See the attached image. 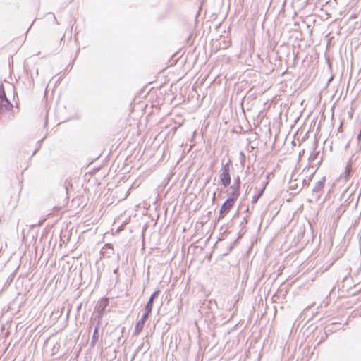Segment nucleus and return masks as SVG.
I'll use <instances>...</instances> for the list:
<instances>
[{
	"instance_id": "obj_5",
	"label": "nucleus",
	"mask_w": 361,
	"mask_h": 361,
	"mask_svg": "<svg viewBox=\"0 0 361 361\" xmlns=\"http://www.w3.org/2000/svg\"><path fill=\"white\" fill-rule=\"evenodd\" d=\"M159 294V290H156L155 292H154L151 295L148 302H147V304L145 305V309H146L147 310H149V311L152 310L154 300L158 297Z\"/></svg>"
},
{
	"instance_id": "obj_1",
	"label": "nucleus",
	"mask_w": 361,
	"mask_h": 361,
	"mask_svg": "<svg viewBox=\"0 0 361 361\" xmlns=\"http://www.w3.org/2000/svg\"><path fill=\"white\" fill-rule=\"evenodd\" d=\"M232 168L231 161L228 159L226 162L222 161V166L220 170L219 179L221 184L225 187H228L231 183V176L230 174Z\"/></svg>"
},
{
	"instance_id": "obj_13",
	"label": "nucleus",
	"mask_w": 361,
	"mask_h": 361,
	"mask_svg": "<svg viewBox=\"0 0 361 361\" xmlns=\"http://www.w3.org/2000/svg\"><path fill=\"white\" fill-rule=\"evenodd\" d=\"M350 172H351L350 166L349 165H348L345 168V179H347L348 178V176L350 174Z\"/></svg>"
},
{
	"instance_id": "obj_16",
	"label": "nucleus",
	"mask_w": 361,
	"mask_h": 361,
	"mask_svg": "<svg viewBox=\"0 0 361 361\" xmlns=\"http://www.w3.org/2000/svg\"><path fill=\"white\" fill-rule=\"evenodd\" d=\"M215 195H216V193L214 192V197H213L214 199L215 198Z\"/></svg>"
},
{
	"instance_id": "obj_12",
	"label": "nucleus",
	"mask_w": 361,
	"mask_h": 361,
	"mask_svg": "<svg viewBox=\"0 0 361 361\" xmlns=\"http://www.w3.org/2000/svg\"><path fill=\"white\" fill-rule=\"evenodd\" d=\"M152 311H149V310H147L146 309H145V312L144 314H142L141 319H140V321L141 322H143L145 323V322L147 321V319H148L149 317V314L151 313Z\"/></svg>"
},
{
	"instance_id": "obj_11",
	"label": "nucleus",
	"mask_w": 361,
	"mask_h": 361,
	"mask_svg": "<svg viewBox=\"0 0 361 361\" xmlns=\"http://www.w3.org/2000/svg\"><path fill=\"white\" fill-rule=\"evenodd\" d=\"M316 148H314V151L313 153H312L309 157V162L310 164H312L314 161L317 159V156L319 155V152H315Z\"/></svg>"
},
{
	"instance_id": "obj_15",
	"label": "nucleus",
	"mask_w": 361,
	"mask_h": 361,
	"mask_svg": "<svg viewBox=\"0 0 361 361\" xmlns=\"http://www.w3.org/2000/svg\"><path fill=\"white\" fill-rule=\"evenodd\" d=\"M216 302H212V300L208 302V307L209 309H212V307L216 306Z\"/></svg>"
},
{
	"instance_id": "obj_10",
	"label": "nucleus",
	"mask_w": 361,
	"mask_h": 361,
	"mask_svg": "<svg viewBox=\"0 0 361 361\" xmlns=\"http://www.w3.org/2000/svg\"><path fill=\"white\" fill-rule=\"evenodd\" d=\"M144 325H145V322H141L140 320L136 323L135 330H134L135 336H137L138 334H140V333L143 329Z\"/></svg>"
},
{
	"instance_id": "obj_6",
	"label": "nucleus",
	"mask_w": 361,
	"mask_h": 361,
	"mask_svg": "<svg viewBox=\"0 0 361 361\" xmlns=\"http://www.w3.org/2000/svg\"><path fill=\"white\" fill-rule=\"evenodd\" d=\"M316 172V169H313V166L312 167H308L307 170L305 171V169L303 170L302 173H310V176L308 177V179H306V178H303L302 179V185H308L310 180L312 179V176Z\"/></svg>"
},
{
	"instance_id": "obj_8",
	"label": "nucleus",
	"mask_w": 361,
	"mask_h": 361,
	"mask_svg": "<svg viewBox=\"0 0 361 361\" xmlns=\"http://www.w3.org/2000/svg\"><path fill=\"white\" fill-rule=\"evenodd\" d=\"M267 184V182L264 183L262 184V188L259 190L258 193L257 195H255V196H253L252 200V204H256L258 200L262 196V195H263V193H264V192L265 190V188H266Z\"/></svg>"
},
{
	"instance_id": "obj_14",
	"label": "nucleus",
	"mask_w": 361,
	"mask_h": 361,
	"mask_svg": "<svg viewBox=\"0 0 361 361\" xmlns=\"http://www.w3.org/2000/svg\"><path fill=\"white\" fill-rule=\"evenodd\" d=\"M233 185H238V188H240V180L239 177H238L236 179H235L234 183Z\"/></svg>"
},
{
	"instance_id": "obj_7",
	"label": "nucleus",
	"mask_w": 361,
	"mask_h": 361,
	"mask_svg": "<svg viewBox=\"0 0 361 361\" xmlns=\"http://www.w3.org/2000/svg\"><path fill=\"white\" fill-rule=\"evenodd\" d=\"M325 182H326V177L324 176L321 178V180H319L314 185V187L312 189V191L314 192H319L320 191L322 190L324 186V184H325Z\"/></svg>"
},
{
	"instance_id": "obj_9",
	"label": "nucleus",
	"mask_w": 361,
	"mask_h": 361,
	"mask_svg": "<svg viewBox=\"0 0 361 361\" xmlns=\"http://www.w3.org/2000/svg\"><path fill=\"white\" fill-rule=\"evenodd\" d=\"M99 322H97V324L95 326L94 330V333H93L92 341H91L92 345H94L99 339Z\"/></svg>"
},
{
	"instance_id": "obj_3",
	"label": "nucleus",
	"mask_w": 361,
	"mask_h": 361,
	"mask_svg": "<svg viewBox=\"0 0 361 361\" xmlns=\"http://www.w3.org/2000/svg\"><path fill=\"white\" fill-rule=\"evenodd\" d=\"M235 202L232 200V199H226V201L223 203L221 207L219 212V219L224 218L230 211V209L233 207Z\"/></svg>"
},
{
	"instance_id": "obj_4",
	"label": "nucleus",
	"mask_w": 361,
	"mask_h": 361,
	"mask_svg": "<svg viewBox=\"0 0 361 361\" xmlns=\"http://www.w3.org/2000/svg\"><path fill=\"white\" fill-rule=\"evenodd\" d=\"M240 188H238V185H232L231 187V192L229 193V199H232L234 202L237 200L238 197L240 196Z\"/></svg>"
},
{
	"instance_id": "obj_2",
	"label": "nucleus",
	"mask_w": 361,
	"mask_h": 361,
	"mask_svg": "<svg viewBox=\"0 0 361 361\" xmlns=\"http://www.w3.org/2000/svg\"><path fill=\"white\" fill-rule=\"evenodd\" d=\"M12 103L7 99L3 85H0V114L11 110Z\"/></svg>"
}]
</instances>
